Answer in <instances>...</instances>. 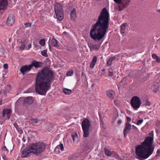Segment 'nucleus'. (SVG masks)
<instances>
[{"label":"nucleus","instance_id":"f257e3e1","mask_svg":"<svg viewBox=\"0 0 160 160\" xmlns=\"http://www.w3.org/2000/svg\"><path fill=\"white\" fill-rule=\"evenodd\" d=\"M109 13L104 8L100 13L96 23L92 26L90 35L92 39L100 40L104 37L109 26Z\"/></svg>","mask_w":160,"mask_h":160},{"label":"nucleus","instance_id":"f03ea898","mask_svg":"<svg viewBox=\"0 0 160 160\" xmlns=\"http://www.w3.org/2000/svg\"><path fill=\"white\" fill-rule=\"evenodd\" d=\"M53 79V72L47 68H43L39 72L36 77L35 82V91L38 93L44 95L49 89L50 82Z\"/></svg>","mask_w":160,"mask_h":160},{"label":"nucleus","instance_id":"7ed1b4c3","mask_svg":"<svg viewBox=\"0 0 160 160\" xmlns=\"http://www.w3.org/2000/svg\"><path fill=\"white\" fill-rule=\"evenodd\" d=\"M153 138L148 137L145 138L141 145L136 147V153L137 158L144 160L148 158L153 153L155 146L153 144Z\"/></svg>","mask_w":160,"mask_h":160},{"label":"nucleus","instance_id":"20e7f679","mask_svg":"<svg viewBox=\"0 0 160 160\" xmlns=\"http://www.w3.org/2000/svg\"><path fill=\"white\" fill-rule=\"evenodd\" d=\"M46 148V145L43 142L33 143L29 145L21 152V157L23 158L27 157L31 153L38 155L43 152Z\"/></svg>","mask_w":160,"mask_h":160},{"label":"nucleus","instance_id":"39448f33","mask_svg":"<svg viewBox=\"0 0 160 160\" xmlns=\"http://www.w3.org/2000/svg\"><path fill=\"white\" fill-rule=\"evenodd\" d=\"M90 121L87 118L84 119L82 122V127L83 132V136L88 137L90 135L89 128L91 126Z\"/></svg>","mask_w":160,"mask_h":160},{"label":"nucleus","instance_id":"423d86ee","mask_svg":"<svg viewBox=\"0 0 160 160\" xmlns=\"http://www.w3.org/2000/svg\"><path fill=\"white\" fill-rule=\"evenodd\" d=\"M54 10L56 18L58 20L61 21L63 18L64 14L62 6L59 4L55 6Z\"/></svg>","mask_w":160,"mask_h":160},{"label":"nucleus","instance_id":"0eeeda50","mask_svg":"<svg viewBox=\"0 0 160 160\" xmlns=\"http://www.w3.org/2000/svg\"><path fill=\"white\" fill-rule=\"evenodd\" d=\"M130 103L132 108L136 109L138 108L140 106L141 104V100L139 97L136 96H133L131 100Z\"/></svg>","mask_w":160,"mask_h":160},{"label":"nucleus","instance_id":"6e6552de","mask_svg":"<svg viewBox=\"0 0 160 160\" xmlns=\"http://www.w3.org/2000/svg\"><path fill=\"white\" fill-rule=\"evenodd\" d=\"M98 41H89L88 42V46L91 51L99 49L101 44Z\"/></svg>","mask_w":160,"mask_h":160},{"label":"nucleus","instance_id":"1a4fd4ad","mask_svg":"<svg viewBox=\"0 0 160 160\" xmlns=\"http://www.w3.org/2000/svg\"><path fill=\"white\" fill-rule=\"evenodd\" d=\"M94 144L92 141H89L84 145L85 150L88 151V150H91L93 148Z\"/></svg>","mask_w":160,"mask_h":160},{"label":"nucleus","instance_id":"9d476101","mask_svg":"<svg viewBox=\"0 0 160 160\" xmlns=\"http://www.w3.org/2000/svg\"><path fill=\"white\" fill-rule=\"evenodd\" d=\"M11 112V110L9 109L5 108L2 112V115L3 117L7 118L9 119L10 118V114Z\"/></svg>","mask_w":160,"mask_h":160},{"label":"nucleus","instance_id":"9b49d317","mask_svg":"<svg viewBox=\"0 0 160 160\" xmlns=\"http://www.w3.org/2000/svg\"><path fill=\"white\" fill-rule=\"evenodd\" d=\"M15 18L12 15H9L8 17L7 21V24L8 26H11L14 23Z\"/></svg>","mask_w":160,"mask_h":160},{"label":"nucleus","instance_id":"f8f14e48","mask_svg":"<svg viewBox=\"0 0 160 160\" xmlns=\"http://www.w3.org/2000/svg\"><path fill=\"white\" fill-rule=\"evenodd\" d=\"M31 64L32 67L33 66L36 68H38L42 67L43 64L42 62H38L35 60H33L32 61Z\"/></svg>","mask_w":160,"mask_h":160},{"label":"nucleus","instance_id":"ddd939ff","mask_svg":"<svg viewBox=\"0 0 160 160\" xmlns=\"http://www.w3.org/2000/svg\"><path fill=\"white\" fill-rule=\"evenodd\" d=\"M33 102V99L32 97H27L23 100V104L29 105L31 104Z\"/></svg>","mask_w":160,"mask_h":160},{"label":"nucleus","instance_id":"4468645a","mask_svg":"<svg viewBox=\"0 0 160 160\" xmlns=\"http://www.w3.org/2000/svg\"><path fill=\"white\" fill-rule=\"evenodd\" d=\"M8 3L7 0H0V10L6 9L8 5Z\"/></svg>","mask_w":160,"mask_h":160},{"label":"nucleus","instance_id":"2eb2a0df","mask_svg":"<svg viewBox=\"0 0 160 160\" xmlns=\"http://www.w3.org/2000/svg\"><path fill=\"white\" fill-rule=\"evenodd\" d=\"M128 27V24L125 23L121 26V33H125Z\"/></svg>","mask_w":160,"mask_h":160},{"label":"nucleus","instance_id":"dca6fc26","mask_svg":"<svg viewBox=\"0 0 160 160\" xmlns=\"http://www.w3.org/2000/svg\"><path fill=\"white\" fill-rule=\"evenodd\" d=\"M106 94L108 97L111 100L114 99V96L115 95V93L114 92L111 90H109L106 91Z\"/></svg>","mask_w":160,"mask_h":160},{"label":"nucleus","instance_id":"f3484780","mask_svg":"<svg viewBox=\"0 0 160 160\" xmlns=\"http://www.w3.org/2000/svg\"><path fill=\"white\" fill-rule=\"evenodd\" d=\"M128 5V1L125 0L124 1H122V0H121V11L126 8Z\"/></svg>","mask_w":160,"mask_h":160},{"label":"nucleus","instance_id":"a211bd4d","mask_svg":"<svg viewBox=\"0 0 160 160\" xmlns=\"http://www.w3.org/2000/svg\"><path fill=\"white\" fill-rule=\"evenodd\" d=\"M76 10L75 8H74L71 12V20L74 21L76 18Z\"/></svg>","mask_w":160,"mask_h":160},{"label":"nucleus","instance_id":"6ab92c4d","mask_svg":"<svg viewBox=\"0 0 160 160\" xmlns=\"http://www.w3.org/2000/svg\"><path fill=\"white\" fill-rule=\"evenodd\" d=\"M116 3L115 4V10L120 11V0H113Z\"/></svg>","mask_w":160,"mask_h":160},{"label":"nucleus","instance_id":"aec40b11","mask_svg":"<svg viewBox=\"0 0 160 160\" xmlns=\"http://www.w3.org/2000/svg\"><path fill=\"white\" fill-rule=\"evenodd\" d=\"M97 56H94L90 64V67L91 68H94L97 62Z\"/></svg>","mask_w":160,"mask_h":160},{"label":"nucleus","instance_id":"412c9836","mask_svg":"<svg viewBox=\"0 0 160 160\" xmlns=\"http://www.w3.org/2000/svg\"><path fill=\"white\" fill-rule=\"evenodd\" d=\"M159 87V84L158 83H155L152 87V91L155 92H158Z\"/></svg>","mask_w":160,"mask_h":160},{"label":"nucleus","instance_id":"4be33fe9","mask_svg":"<svg viewBox=\"0 0 160 160\" xmlns=\"http://www.w3.org/2000/svg\"><path fill=\"white\" fill-rule=\"evenodd\" d=\"M116 59V57L113 56L111 58H110L108 61L107 63V65L108 66H111L112 64V61Z\"/></svg>","mask_w":160,"mask_h":160},{"label":"nucleus","instance_id":"5701e85b","mask_svg":"<svg viewBox=\"0 0 160 160\" xmlns=\"http://www.w3.org/2000/svg\"><path fill=\"white\" fill-rule=\"evenodd\" d=\"M104 151L106 155L108 156H111L112 154L111 152L106 147L104 148Z\"/></svg>","mask_w":160,"mask_h":160},{"label":"nucleus","instance_id":"b1692460","mask_svg":"<svg viewBox=\"0 0 160 160\" xmlns=\"http://www.w3.org/2000/svg\"><path fill=\"white\" fill-rule=\"evenodd\" d=\"M72 136L73 142H75L77 141L78 139V136L77 133H74L73 134H72Z\"/></svg>","mask_w":160,"mask_h":160},{"label":"nucleus","instance_id":"393cba45","mask_svg":"<svg viewBox=\"0 0 160 160\" xmlns=\"http://www.w3.org/2000/svg\"><path fill=\"white\" fill-rule=\"evenodd\" d=\"M51 43L52 45L56 47H59V45L57 41H51Z\"/></svg>","mask_w":160,"mask_h":160},{"label":"nucleus","instance_id":"a878e982","mask_svg":"<svg viewBox=\"0 0 160 160\" xmlns=\"http://www.w3.org/2000/svg\"><path fill=\"white\" fill-rule=\"evenodd\" d=\"M114 115L113 119L114 121L119 116L118 112L116 109L115 110L114 112Z\"/></svg>","mask_w":160,"mask_h":160},{"label":"nucleus","instance_id":"bb28decb","mask_svg":"<svg viewBox=\"0 0 160 160\" xmlns=\"http://www.w3.org/2000/svg\"><path fill=\"white\" fill-rule=\"evenodd\" d=\"M77 157L75 154L71 155L68 157V160H75Z\"/></svg>","mask_w":160,"mask_h":160},{"label":"nucleus","instance_id":"cd10ccee","mask_svg":"<svg viewBox=\"0 0 160 160\" xmlns=\"http://www.w3.org/2000/svg\"><path fill=\"white\" fill-rule=\"evenodd\" d=\"M63 92L66 94H70L72 92L71 90L67 89L64 88L63 90Z\"/></svg>","mask_w":160,"mask_h":160},{"label":"nucleus","instance_id":"c85d7f7f","mask_svg":"<svg viewBox=\"0 0 160 160\" xmlns=\"http://www.w3.org/2000/svg\"><path fill=\"white\" fill-rule=\"evenodd\" d=\"M38 122V120L37 118H32L30 120V122L33 125H35Z\"/></svg>","mask_w":160,"mask_h":160},{"label":"nucleus","instance_id":"c756f323","mask_svg":"<svg viewBox=\"0 0 160 160\" xmlns=\"http://www.w3.org/2000/svg\"><path fill=\"white\" fill-rule=\"evenodd\" d=\"M47 52V50H43L41 51V54L43 56L45 57H48V55Z\"/></svg>","mask_w":160,"mask_h":160},{"label":"nucleus","instance_id":"7c9ffc66","mask_svg":"<svg viewBox=\"0 0 160 160\" xmlns=\"http://www.w3.org/2000/svg\"><path fill=\"white\" fill-rule=\"evenodd\" d=\"M21 72L22 73L24 74L26 72H27L26 69L24 66L22 67L20 69Z\"/></svg>","mask_w":160,"mask_h":160},{"label":"nucleus","instance_id":"2f4dec72","mask_svg":"<svg viewBox=\"0 0 160 160\" xmlns=\"http://www.w3.org/2000/svg\"><path fill=\"white\" fill-rule=\"evenodd\" d=\"M130 129L125 128L124 130V137H126L127 134L130 131Z\"/></svg>","mask_w":160,"mask_h":160},{"label":"nucleus","instance_id":"473e14b6","mask_svg":"<svg viewBox=\"0 0 160 160\" xmlns=\"http://www.w3.org/2000/svg\"><path fill=\"white\" fill-rule=\"evenodd\" d=\"M24 66L26 69L27 71H30L31 70V68H32L31 64L27 66L25 65Z\"/></svg>","mask_w":160,"mask_h":160},{"label":"nucleus","instance_id":"72a5a7b5","mask_svg":"<svg viewBox=\"0 0 160 160\" xmlns=\"http://www.w3.org/2000/svg\"><path fill=\"white\" fill-rule=\"evenodd\" d=\"M57 146L58 147L59 149H60L62 151H64V146L62 144L60 143L59 145Z\"/></svg>","mask_w":160,"mask_h":160},{"label":"nucleus","instance_id":"f704fd0d","mask_svg":"<svg viewBox=\"0 0 160 160\" xmlns=\"http://www.w3.org/2000/svg\"><path fill=\"white\" fill-rule=\"evenodd\" d=\"M73 73V72L72 70H71L68 71L67 73V76H72Z\"/></svg>","mask_w":160,"mask_h":160},{"label":"nucleus","instance_id":"c9c22d12","mask_svg":"<svg viewBox=\"0 0 160 160\" xmlns=\"http://www.w3.org/2000/svg\"><path fill=\"white\" fill-rule=\"evenodd\" d=\"M131 126L130 124L129 123L127 122L126 124V127L125 128L127 129H130L131 128Z\"/></svg>","mask_w":160,"mask_h":160},{"label":"nucleus","instance_id":"e433bc0d","mask_svg":"<svg viewBox=\"0 0 160 160\" xmlns=\"http://www.w3.org/2000/svg\"><path fill=\"white\" fill-rule=\"evenodd\" d=\"M100 122L101 127L104 129H105V126L103 121H101Z\"/></svg>","mask_w":160,"mask_h":160},{"label":"nucleus","instance_id":"4c0bfd02","mask_svg":"<svg viewBox=\"0 0 160 160\" xmlns=\"http://www.w3.org/2000/svg\"><path fill=\"white\" fill-rule=\"evenodd\" d=\"M59 148L57 146L54 149V151L57 154L59 153Z\"/></svg>","mask_w":160,"mask_h":160},{"label":"nucleus","instance_id":"58836bf2","mask_svg":"<svg viewBox=\"0 0 160 160\" xmlns=\"http://www.w3.org/2000/svg\"><path fill=\"white\" fill-rule=\"evenodd\" d=\"M24 24V25L26 26V27H31V23H30L29 22H26V23H25Z\"/></svg>","mask_w":160,"mask_h":160},{"label":"nucleus","instance_id":"ea45409f","mask_svg":"<svg viewBox=\"0 0 160 160\" xmlns=\"http://www.w3.org/2000/svg\"><path fill=\"white\" fill-rule=\"evenodd\" d=\"M25 47V45L24 44L22 43V44L21 45L20 48L21 50H22L24 49Z\"/></svg>","mask_w":160,"mask_h":160},{"label":"nucleus","instance_id":"a19ab883","mask_svg":"<svg viewBox=\"0 0 160 160\" xmlns=\"http://www.w3.org/2000/svg\"><path fill=\"white\" fill-rule=\"evenodd\" d=\"M143 121V119L139 120L138 121L137 124L138 125H139L140 124L142 123Z\"/></svg>","mask_w":160,"mask_h":160},{"label":"nucleus","instance_id":"79ce46f5","mask_svg":"<svg viewBox=\"0 0 160 160\" xmlns=\"http://www.w3.org/2000/svg\"><path fill=\"white\" fill-rule=\"evenodd\" d=\"M152 57L153 59H155L156 60L158 56L156 55V54L153 53L152 55Z\"/></svg>","mask_w":160,"mask_h":160},{"label":"nucleus","instance_id":"37998d69","mask_svg":"<svg viewBox=\"0 0 160 160\" xmlns=\"http://www.w3.org/2000/svg\"><path fill=\"white\" fill-rule=\"evenodd\" d=\"M39 43L42 46H43L45 44V41H39Z\"/></svg>","mask_w":160,"mask_h":160},{"label":"nucleus","instance_id":"c03bdc74","mask_svg":"<svg viewBox=\"0 0 160 160\" xmlns=\"http://www.w3.org/2000/svg\"><path fill=\"white\" fill-rule=\"evenodd\" d=\"M113 76V73L112 71L109 70L108 72V76L112 77Z\"/></svg>","mask_w":160,"mask_h":160},{"label":"nucleus","instance_id":"a18cd8bd","mask_svg":"<svg viewBox=\"0 0 160 160\" xmlns=\"http://www.w3.org/2000/svg\"><path fill=\"white\" fill-rule=\"evenodd\" d=\"M17 130L18 132L20 134H22L23 132V131L20 128H18Z\"/></svg>","mask_w":160,"mask_h":160},{"label":"nucleus","instance_id":"49530a36","mask_svg":"<svg viewBox=\"0 0 160 160\" xmlns=\"http://www.w3.org/2000/svg\"><path fill=\"white\" fill-rule=\"evenodd\" d=\"M114 102L116 106H119V101L118 100H115Z\"/></svg>","mask_w":160,"mask_h":160},{"label":"nucleus","instance_id":"de8ad7c7","mask_svg":"<svg viewBox=\"0 0 160 160\" xmlns=\"http://www.w3.org/2000/svg\"><path fill=\"white\" fill-rule=\"evenodd\" d=\"M14 127H15V128L17 130L19 128V126H18V125L17 124V123H15L14 124Z\"/></svg>","mask_w":160,"mask_h":160},{"label":"nucleus","instance_id":"09e8293b","mask_svg":"<svg viewBox=\"0 0 160 160\" xmlns=\"http://www.w3.org/2000/svg\"><path fill=\"white\" fill-rule=\"evenodd\" d=\"M3 68L5 69H7L8 68V65L7 64H4L3 66Z\"/></svg>","mask_w":160,"mask_h":160},{"label":"nucleus","instance_id":"8fccbe9b","mask_svg":"<svg viewBox=\"0 0 160 160\" xmlns=\"http://www.w3.org/2000/svg\"><path fill=\"white\" fill-rule=\"evenodd\" d=\"M146 105L148 106H150V103L148 101V100H147L146 102Z\"/></svg>","mask_w":160,"mask_h":160},{"label":"nucleus","instance_id":"3c124183","mask_svg":"<svg viewBox=\"0 0 160 160\" xmlns=\"http://www.w3.org/2000/svg\"><path fill=\"white\" fill-rule=\"evenodd\" d=\"M99 118H100V122L101 121H102V118H103L102 117L101 115L99 113Z\"/></svg>","mask_w":160,"mask_h":160},{"label":"nucleus","instance_id":"603ef678","mask_svg":"<svg viewBox=\"0 0 160 160\" xmlns=\"http://www.w3.org/2000/svg\"><path fill=\"white\" fill-rule=\"evenodd\" d=\"M156 61L160 63V57L159 58L158 57Z\"/></svg>","mask_w":160,"mask_h":160},{"label":"nucleus","instance_id":"864d4df0","mask_svg":"<svg viewBox=\"0 0 160 160\" xmlns=\"http://www.w3.org/2000/svg\"><path fill=\"white\" fill-rule=\"evenodd\" d=\"M128 122H130L131 120V118L129 117H127Z\"/></svg>","mask_w":160,"mask_h":160},{"label":"nucleus","instance_id":"5fc2aeb1","mask_svg":"<svg viewBox=\"0 0 160 160\" xmlns=\"http://www.w3.org/2000/svg\"><path fill=\"white\" fill-rule=\"evenodd\" d=\"M27 138V137H26V136H23L22 138V140L24 142H25L26 140V138Z\"/></svg>","mask_w":160,"mask_h":160},{"label":"nucleus","instance_id":"6e6d98bb","mask_svg":"<svg viewBox=\"0 0 160 160\" xmlns=\"http://www.w3.org/2000/svg\"><path fill=\"white\" fill-rule=\"evenodd\" d=\"M2 149L3 151H5L7 150V149L5 147H3Z\"/></svg>","mask_w":160,"mask_h":160},{"label":"nucleus","instance_id":"4d7b16f0","mask_svg":"<svg viewBox=\"0 0 160 160\" xmlns=\"http://www.w3.org/2000/svg\"><path fill=\"white\" fill-rule=\"evenodd\" d=\"M28 47V49H29L31 47V44H29Z\"/></svg>","mask_w":160,"mask_h":160},{"label":"nucleus","instance_id":"13d9d810","mask_svg":"<svg viewBox=\"0 0 160 160\" xmlns=\"http://www.w3.org/2000/svg\"><path fill=\"white\" fill-rule=\"evenodd\" d=\"M38 0H31V1L32 2H36Z\"/></svg>","mask_w":160,"mask_h":160},{"label":"nucleus","instance_id":"bf43d9fd","mask_svg":"<svg viewBox=\"0 0 160 160\" xmlns=\"http://www.w3.org/2000/svg\"><path fill=\"white\" fill-rule=\"evenodd\" d=\"M132 127L134 129H137V128L135 126H134V125H132Z\"/></svg>","mask_w":160,"mask_h":160},{"label":"nucleus","instance_id":"052dcab7","mask_svg":"<svg viewBox=\"0 0 160 160\" xmlns=\"http://www.w3.org/2000/svg\"><path fill=\"white\" fill-rule=\"evenodd\" d=\"M157 152L158 153H160V149H158L157 151Z\"/></svg>","mask_w":160,"mask_h":160},{"label":"nucleus","instance_id":"680f3d73","mask_svg":"<svg viewBox=\"0 0 160 160\" xmlns=\"http://www.w3.org/2000/svg\"><path fill=\"white\" fill-rule=\"evenodd\" d=\"M126 78H123V79H122V81H126Z\"/></svg>","mask_w":160,"mask_h":160},{"label":"nucleus","instance_id":"e2e57ef3","mask_svg":"<svg viewBox=\"0 0 160 160\" xmlns=\"http://www.w3.org/2000/svg\"><path fill=\"white\" fill-rule=\"evenodd\" d=\"M48 131H49L50 132H51V131L53 132V130L52 129H51V130H50V129H49V128H48Z\"/></svg>","mask_w":160,"mask_h":160},{"label":"nucleus","instance_id":"0e129e2a","mask_svg":"<svg viewBox=\"0 0 160 160\" xmlns=\"http://www.w3.org/2000/svg\"><path fill=\"white\" fill-rule=\"evenodd\" d=\"M2 102V100L1 99H0V105L1 104Z\"/></svg>","mask_w":160,"mask_h":160},{"label":"nucleus","instance_id":"69168bd1","mask_svg":"<svg viewBox=\"0 0 160 160\" xmlns=\"http://www.w3.org/2000/svg\"><path fill=\"white\" fill-rule=\"evenodd\" d=\"M118 123H120V120H118Z\"/></svg>","mask_w":160,"mask_h":160},{"label":"nucleus","instance_id":"338daca9","mask_svg":"<svg viewBox=\"0 0 160 160\" xmlns=\"http://www.w3.org/2000/svg\"><path fill=\"white\" fill-rule=\"evenodd\" d=\"M102 71H103V72H104L105 71V69H102Z\"/></svg>","mask_w":160,"mask_h":160},{"label":"nucleus","instance_id":"774afa93","mask_svg":"<svg viewBox=\"0 0 160 160\" xmlns=\"http://www.w3.org/2000/svg\"><path fill=\"white\" fill-rule=\"evenodd\" d=\"M158 12H160V9L158 10Z\"/></svg>","mask_w":160,"mask_h":160}]
</instances>
